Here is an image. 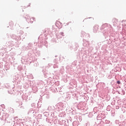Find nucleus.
<instances>
[{
	"label": "nucleus",
	"instance_id": "7ed1b4c3",
	"mask_svg": "<svg viewBox=\"0 0 126 126\" xmlns=\"http://www.w3.org/2000/svg\"><path fill=\"white\" fill-rule=\"evenodd\" d=\"M117 83L118 84H121V81H117Z\"/></svg>",
	"mask_w": 126,
	"mask_h": 126
},
{
	"label": "nucleus",
	"instance_id": "f03ea898",
	"mask_svg": "<svg viewBox=\"0 0 126 126\" xmlns=\"http://www.w3.org/2000/svg\"><path fill=\"white\" fill-rule=\"evenodd\" d=\"M58 24H61V23L60 22H57L56 23V26H57V27H60V26H59Z\"/></svg>",
	"mask_w": 126,
	"mask_h": 126
},
{
	"label": "nucleus",
	"instance_id": "f257e3e1",
	"mask_svg": "<svg viewBox=\"0 0 126 126\" xmlns=\"http://www.w3.org/2000/svg\"><path fill=\"white\" fill-rule=\"evenodd\" d=\"M117 22H118V20L117 19L113 20V23L114 25H116V24L117 23Z\"/></svg>",
	"mask_w": 126,
	"mask_h": 126
},
{
	"label": "nucleus",
	"instance_id": "20e7f679",
	"mask_svg": "<svg viewBox=\"0 0 126 126\" xmlns=\"http://www.w3.org/2000/svg\"><path fill=\"white\" fill-rule=\"evenodd\" d=\"M63 33L62 32V34L63 35Z\"/></svg>",
	"mask_w": 126,
	"mask_h": 126
}]
</instances>
